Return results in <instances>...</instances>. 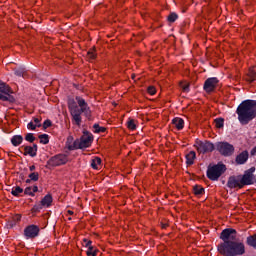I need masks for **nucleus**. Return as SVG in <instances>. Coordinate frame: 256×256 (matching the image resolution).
Here are the masks:
<instances>
[{"instance_id":"f257e3e1","label":"nucleus","mask_w":256,"mask_h":256,"mask_svg":"<svg viewBox=\"0 0 256 256\" xmlns=\"http://www.w3.org/2000/svg\"><path fill=\"white\" fill-rule=\"evenodd\" d=\"M237 231L235 229H225L220 238L223 243L218 245V251L224 256H237L245 253V245L242 242H235Z\"/></svg>"},{"instance_id":"f03ea898","label":"nucleus","mask_w":256,"mask_h":256,"mask_svg":"<svg viewBox=\"0 0 256 256\" xmlns=\"http://www.w3.org/2000/svg\"><path fill=\"white\" fill-rule=\"evenodd\" d=\"M68 109L75 125H81V121H83L82 113L85 117H91V108H89V105L82 97L77 96L75 99H69Z\"/></svg>"},{"instance_id":"7ed1b4c3","label":"nucleus","mask_w":256,"mask_h":256,"mask_svg":"<svg viewBox=\"0 0 256 256\" xmlns=\"http://www.w3.org/2000/svg\"><path fill=\"white\" fill-rule=\"evenodd\" d=\"M238 121L242 125H247L249 121L255 119L256 116V101L245 100L237 108Z\"/></svg>"},{"instance_id":"20e7f679","label":"nucleus","mask_w":256,"mask_h":256,"mask_svg":"<svg viewBox=\"0 0 256 256\" xmlns=\"http://www.w3.org/2000/svg\"><path fill=\"white\" fill-rule=\"evenodd\" d=\"M227 171V167H225L224 164H217L214 166H209L207 170V177L208 179H211V181H217L223 173Z\"/></svg>"},{"instance_id":"39448f33","label":"nucleus","mask_w":256,"mask_h":256,"mask_svg":"<svg viewBox=\"0 0 256 256\" xmlns=\"http://www.w3.org/2000/svg\"><path fill=\"white\" fill-rule=\"evenodd\" d=\"M13 90L5 82L0 80V101H10L13 102L15 99L11 97Z\"/></svg>"},{"instance_id":"423d86ee","label":"nucleus","mask_w":256,"mask_h":256,"mask_svg":"<svg viewBox=\"0 0 256 256\" xmlns=\"http://www.w3.org/2000/svg\"><path fill=\"white\" fill-rule=\"evenodd\" d=\"M91 143H93V134L84 131L80 140L76 142V145H78L79 149H87V147H91Z\"/></svg>"},{"instance_id":"0eeeda50","label":"nucleus","mask_w":256,"mask_h":256,"mask_svg":"<svg viewBox=\"0 0 256 256\" xmlns=\"http://www.w3.org/2000/svg\"><path fill=\"white\" fill-rule=\"evenodd\" d=\"M198 151V153H211V151H213V149H215V146L213 145V143L208 142V141H201L198 140L196 141L195 145H194Z\"/></svg>"},{"instance_id":"6e6552de","label":"nucleus","mask_w":256,"mask_h":256,"mask_svg":"<svg viewBox=\"0 0 256 256\" xmlns=\"http://www.w3.org/2000/svg\"><path fill=\"white\" fill-rule=\"evenodd\" d=\"M69 161V158L65 154H58L50 158L47 162L49 167H59L60 165H65Z\"/></svg>"},{"instance_id":"1a4fd4ad","label":"nucleus","mask_w":256,"mask_h":256,"mask_svg":"<svg viewBox=\"0 0 256 256\" xmlns=\"http://www.w3.org/2000/svg\"><path fill=\"white\" fill-rule=\"evenodd\" d=\"M216 149L221 153V155L229 156L233 155V151H235V148H233V145L227 143V142H218L216 144Z\"/></svg>"},{"instance_id":"9d476101","label":"nucleus","mask_w":256,"mask_h":256,"mask_svg":"<svg viewBox=\"0 0 256 256\" xmlns=\"http://www.w3.org/2000/svg\"><path fill=\"white\" fill-rule=\"evenodd\" d=\"M253 173H255V167H251L245 171L243 176H240L243 187H245V185H253Z\"/></svg>"},{"instance_id":"9b49d317","label":"nucleus","mask_w":256,"mask_h":256,"mask_svg":"<svg viewBox=\"0 0 256 256\" xmlns=\"http://www.w3.org/2000/svg\"><path fill=\"white\" fill-rule=\"evenodd\" d=\"M219 80L217 78H208L204 84V90L206 93H211L217 87Z\"/></svg>"},{"instance_id":"f8f14e48","label":"nucleus","mask_w":256,"mask_h":256,"mask_svg":"<svg viewBox=\"0 0 256 256\" xmlns=\"http://www.w3.org/2000/svg\"><path fill=\"white\" fill-rule=\"evenodd\" d=\"M24 235L28 237L29 239H34V237H37L39 235V227L35 225H30L24 230Z\"/></svg>"},{"instance_id":"ddd939ff","label":"nucleus","mask_w":256,"mask_h":256,"mask_svg":"<svg viewBox=\"0 0 256 256\" xmlns=\"http://www.w3.org/2000/svg\"><path fill=\"white\" fill-rule=\"evenodd\" d=\"M228 187H230V189H235V188H243V182L241 181V177L237 176V177H230L228 180Z\"/></svg>"},{"instance_id":"4468645a","label":"nucleus","mask_w":256,"mask_h":256,"mask_svg":"<svg viewBox=\"0 0 256 256\" xmlns=\"http://www.w3.org/2000/svg\"><path fill=\"white\" fill-rule=\"evenodd\" d=\"M84 245L85 247H88V250L86 251V255L87 256H97V249L93 248V246H91V241L84 239Z\"/></svg>"},{"instance_id":"2eb2a0df","label":"nucleus","mask_w":256,"mask_h":256,"mask_svg":"<svg viewBox=\"0 0 256 256\" xmlns=\"http://www.w3.org/2000/svg\"><path fill=\"white\" fill-rule=\"evenodd\" d=\"M51 203H53V197L51 196V194H47L40 202V209L42 207H51Z\"/></svg>"},{"instance_id":"dca6fc26","label":"nucleus","mask_w":256,"mask_h":256,"mask_svg":"<svg viewBox=\"0 0 256 256\" xmlns=\"http://www.w3.org/2000/svg\"><path fill=\"white\" fill-rule=\"evenodd\" d=\"M25 155H30V157H35L37 155V145L26 146L24 149Z\"/></svg>"},{"instance_id":"f3484780","label":"nucleus","mask_w":256,"mask_h":256,"mask_svg":"<svg viewBox=\"0 0 256 256\" xmlns=\"http://www.w3.org/2000/svg\"><path fill=\"white\" fill-rule=\"evenodd\" d=\"M249 159V153L242 152L240 155L236 157V163L239 165H243V163H246V161Z\"/></svg>"},{"instance_id":"a211bd4d","label":"nucleus","mask_w":256,"mask_h":256,"mask_svg":"<svg viewBox=\"0 0 256 256\" xmlns=\"http://www.w3.org/2000/svg\"><path fill=\"white\" fill-rule=\"evenodd\" d=\"M28 129L31 131L37 129V127H41V119L39 118H34L28 125Z\"/></svg>"},{"instance_id":"6ab92c4d","label":"nucleus","mask_w":256,"mask_h":256,"mask_svg":"<svg viewBox=\"0 0 256 256\" xmlns=\"http://www.w3.org/2000/svg\"><path fill=\"white\" fill-rule=\"evenodd\" d=\"M196 158L197 155L195 154V151H190L188 154H186V164L193 165V163H195Z\"/></svg>"},{"instance_id":"aec40b11","label":"nucleus","mask_w":256,"mask_h":256,"mask_svg":"<svg viewBox=\"0 0 256 256\" xmlns=\"http://www.w3.org/2000/svg\"><path fill=\"white\" fill-rule=\"evenodd\" d=\"M173 125L176 127V129L181 130L183 129L185 122L181 118H174L172 120Z\"/></svg>"},{"instance_id":"412c9836","label":"nucleus","mask_w":256,"mask_h":256,"mask_svg":"<svg viewBox=\"0 0 256 256\" xmlns=\"http://www.w3.org/2000/svg\"><path fill=\"white\" fill-rule=\"evenodd\" d=\"M39 191V188L37 186H29L24 190L25 195H30L33 197L35 193Z\"/></svg>"},{"instance_id":"4be33fe9","label":"nucleus","mask_w":256,"mask_h":256,"mask_svg":"<svg viewBox=\"0 0 256 256\" xmlns=\"http://www.w3.org/2000/svg\"><path fill=\"white\" fill-rule=\"evenodd\" d=\"M11 143H12V145H14V147H18V145L20 143H23V136L16 135V136L12 137Z\"/></svg>"},{"instance_id":"5701e85b","label":"nucleus","mask_w":256,"mask_h":256,"mask_svg":"<svg viewBox=\"0 0 256 256\" xmlns=\"http://www.w3.org/2000/svg\"><path fill=\"white\" fill-rule=\"evenodd\" d=\"M92 169H101V158L96 157L91 162Z\"/></svg>"},{"instance_id":"b1692460","label":"nucleus","mask_w":256,"mask_h":256,"mask_svg":"<svg viewBox=\"0 0 256 256\" xmlns=\"http://www.w3.org/2000/svg\"><path fill=\"white\" fill-rule=\"evenodd\" d=\"M29 179L26 180V183H31V181H39V173L32 172L28 175Z\"/></svg>"},{"instance_id":"393cba45","label":"nucleus","mask_w":256,"mask_h":256,"mask_svg":"<svg viewBox=\"0 0 256 256\" xmlns=\"http://www.w3.org/2000/svg\"><path fill=\"white\" fill-rule=\"evenodd\" d=\"M127 127L130 131H135L137 129V121L129 119L127 122Z\"/></svg>"},{"instance_id":"a878e982","label":"nucleus","mask_w":256,"mask_h":256,"mask_svg":"<svg viewBox=\"0 0 256 256\" xmlns=\"http://www.w3.org/2000/svg\"><path fill=\"white\" fill-rule=\"evenodd\" d=\"M247 244L256 248V235L247 238Z\"/></svg>"},{"instance_id":"bb28decb","label":"nucleus","mask_w":256,"mask_h":256,"mask_svg":"<svg viewBox=\"0 0 256 256\" xmlns=\"http://www.w3.org/2000/svg\"><path fill=\"white\" fill-rule=\"evenodd\" d=\"M39 139H40V143H42L43 145H47V143H49V135L47 134L40 135Z\"/></svg>"},{"instance_id":"cd10ccee","label":"nucleus","mask_w":256,"mask_h":256,"mask_svg":"<svg viewBox=\"0 0 256 256\" xmlns=\"http://www.w3.org/2000/svg\"><path fill=\"white\" fill-rule=\"evenodd\" d=\"M193 191L195 195H203L205 193V189L201 186H194Z\"/></svg>"},{"instance_id":"c85d7f7f","label":"nucleus","mask_w":256,"mask_h":256,"mask_svg":"<svg viewBox=\"0 0 256 256\" xmlns=\"http://www.w3.org/2000/svg\"><path fill=\"white\" fill-rule=\"evenodd\" d=\"M94 133H105V127H100L98 124H94Z\"/></svg>"},{"instance_id":"c756f323","label":"nucleus","mask_w":256,"mask_h":256,"mask_svg":"<svg viewBox=\"0 0 256 256\" xmlns=\"http://www.w3.org/2000/svg\"><path fill=\"white\" fill-rule=\"evenodd\" d=\"M180 87H181V89H182L185 93H188V91H189V83H187V82H181V83H180Z\"/></svg>"},{"instance_id":"7c9ffc66","label":"nucleus","mask_w":256,"mask_h":256,"mask_svg":"<svg viewBox=\"0 0 256 256\" xmlns=\"http://www.w3.org/2000/svg\"><path fill=\"white\" fill-rule=\"evenodd\" d=\"M224 124V120L222 118H217L215 120V125L218 129H221V127H223Z\"/></svg>"},{"instance_id":"2f4dec72","label":"nucleus","mask_w":256,"mask_h":256,"mask_svg":"<svg viewBox=\"0 0 256 256\" xmlns=\"http://www.w3.org/2000/svg\"><path fill=\"white\" fill-rule=\"evenodd\" d=\"M22 191H23V190L21 189V187L12 188V195H14L15 197H17V195H20V193H21Z\"/></svg>"},{"instance_id":"473e14b6","label":"nucleus","mask_w":256,"mask_h":256,"mask_svg":"<svg viewBox=\"0 0 256 256\" xmlns=\"http://www.w3.org/2000/svg\"><path fill=\"white\" fill-rule=\"evenodd\" d=\"M168 21H169L170 23H175V21H177V14L171 13V14L168 16Z\"/></svg>"},{"instance_id":"72a5a7b5","label":"nucleus","mask_w":256,"mask_h":256,"mask_svg":"<svg viewBox=\"0 0 256 256\" xmlns=\"http://www.w3.org/2000/svg\"><path fill=\"white\" fill-rule=\"evenodd\" d=\"M25 139L27 141H29V143H33V141H35V136H33L32 133H28L26 136H25Z\"/></svg>"},{"instance_id":"f704fd0d","label":"nucleus","mask_w":256,"mask_h":256,"mask_svg":"<svg viewBox=\"0 0 256 256\" xmlns=\"http://www.w3.org/2000/svg\"><path fill=\"white\" fill-rule=\"evenodd\" d=\"M95 56H96L95 50L88 51V53H87L88 59H95Z\"/></svg>"},{"instance_id":"c9c22d12","label":"nucleus","mask_w":256,"mask_h":256,"mask_svg":"<svg viewBox=\"0 0 256 256\" xmlns=\"http://www.w3.org/2000/svg\"><path fill=\"white\" fill-rule=\"evenodd\" d=\"M147 91L149 95H155V93H157V89H155L153 86L148 87Z\"/></svg>"},{"instance_id":"e433bc0d","label":"nucleus","mask_w":256,"mask_h":256,"mask_svg":"<svg viewBox=\"0 0 256 256\" xmlns=\"http://www.w3.org/2000/svg\"><path fill=\"white\" fill-rule=\"evenodd\" d=\"M49 127H51V121H50V120L44 121V123H43V128H44V129H47V128H49Z\"/></svg>"},{"instance_id":"4c0bfd02","label":"nucleus","mask_w":256,"mask_h":256,"mask_svg":"<svg viewBox=\"0 0 256 256\" xmlns=\"http://www.w3.org/2000/svg\"><path fill=\"white\" fill-rule=\"evenodd\" d=\"M15 74L18 75L19 77H21V75H23V70H16Z\"/></svg>"},{"instance_id":"58836bf2","label":"nucleus","mask_w":256,"mask_h":256,"mask_svg":"<svg viewBox=\"0 0 256 256\" xmlns=\"http://www.w3.org/2000/svg\"><path fill=\"white\" fill-rule=\"evenodd\" d=\"M255 153H256V147L252 149L251 155H255Z\"/></svg>"},{"instance_id":"ea45409f","label":"nucleus","mask_w":256,"mask_h":256,"mask_svg":"<svg viewBox=\"0 0 256 256\" xmlns=\"http://www.w3.org/2000/svg\"><path fill=\"white\" fill-rule=\"evenodd\" d=\"M16 220L20 221L21 220V215H16Z\"/></svg>"},{"instance_id":"a19ab883","label":"nucleus","mask_w":256,"mask_h":256,"mask_svg":"<svg viewBox=\"0 0 256 256\" xmlns=\"http://www.w3.org/2000/svg\"><path fill=\"white\" fill-rule=\"evenodd\" d=\"M30 171H35V166H30Z\"/></svg>"},{"instance_id":"79ce46f5","label":"nucleus","mask_w":256,"mask_h":256,"mask_svg":"<svg viewBox=\"0 0 256 256\" xmlns=\"http://www.w3.org/2000/svg\"><path fill=\"white\" fill-rule=\"evenodd\" d=\"M67 213H68V215H73V211H71V210H68Z\"/></svg>"},{"instance_id":"37998d69","label":"nucleus","mask_w":256,"mask_h":256,"mask_svg":"<svg viewBox=\"0 0 256 256\" xmlns=\"http://www.w3.org/2000/svg\"><path fill=\"white\" fill-rule=\"evenodd\" d=\"M255 78H256V75L253 74V75H252V81L255 80Z\"/></svg>"},{"instance_id":"c03bdc74","label":"nucleus","mask_w":256,"mask_h":256,"mask_svg":"<svg viewBox=\"0 0 256 256\" xmlns=\"http://www.w3.org/2000/svg\"><path fill=\"white\" fill-rule=\"evenodd\" d=\"M132 79H135V74L132 75Z\"/></svg>"},{"instance_id":"a18cd8bd","label":"nucleus","mask_w":256,"mask_h":256,"mask_svg":"<svg viewBox=\"0 0 256 256\" xmlns=\"http://www.w3.org/2000/svg\"><path fill=\"white\" fill-rule=\"evenodd\" d=\"M162 227H163V229H165V227H166V226H165V225H163Z\"/></svg>"}]
</instances>
